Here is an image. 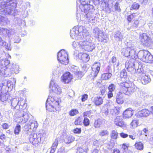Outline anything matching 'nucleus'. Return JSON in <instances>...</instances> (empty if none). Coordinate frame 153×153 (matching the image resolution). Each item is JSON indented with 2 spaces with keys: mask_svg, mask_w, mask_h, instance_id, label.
<instances>
[{
  "mask_svg": "<svg viewBox=\"0 0 153 153\" xmlns=\"http://www.w3.org/2000/svg\"><path fill=\"white\" fill-rule=\"evenodd\" d=\"M87 36H88V30L82 26H75L70 30V36L72 39H77L78 40L81 39H83V41H79V45L82 48L87 51H91L95 46L93 43L84 40Z\"/></svg>",
  "mask_w": 153,
  "mask_h": 153,
  "instance_id": "nucleus-1",
  "label": "nucleus"
},
{
  "mask_svg": "<svg viewBox=\"0 0 153 153\" xmlns=\"http://www.w3.org/2000/svg\"><path fill=\"white\" fill-rule=\"evenodd\" d=\"M108 97L109 98H110L113 96V94L112 91H109L108 94Z\"/></svg>",
  "mask_w": 153,
  "mask_h": 153,
  "instance_id": "nucleus-64",
  "label": "nucleus"
},
{
  "mask_svg": "<svg viewBox=\"0 0 153 153\" xmlns=\"http://www.w3.org/2000/svg\"><path fill=\"white\" fill-rule=\"evenodd\" d=\"M10 63V61L7 59L0 60V75L1 74L4 75H6L7 66Z\"/></svg>",
  "mask_w": 153,
  "mask_h": 153,
  "instance_id": "nucleus-12",
  "label": "nucleus"
},
{
  "mask_svg": "<svg viewBox=\"0 0 153 153\" xmlns=\"http://www.w3.org/2000/svg\"><path fill=\"white\" fill-rule=\"evenodd\" d=\"M127 72L125 70H123L121 71L120 76L121 78H126L127 77Z\"/></svg>",
  "mask_w": 153,
  "mask_h": 153,
  "instance_id": "nucleus-45",
  "label": "nucleus"
},
{
  "mask_svg": "<svg viewBox=\"0 0 153 153\" xmlns=\"http://www.w3.org/2000/svg\"><path fill=\"white\" fill-rule=\"evenodd\" d=\"M79 113L78 110L76 109H72L69 112V114L71 116H74L77 114Z\"/></svg>",
  "mask_w": 153,
  "mask_h": 153,
  "instance_id": "nucleus-42",
  "label": "nucleus"
},
{
  "mask_svg": "<svg viewBox=\"0 0 153 153\" xmlns=\"http://www.w3.org/2000/svg\"><path fill=\"white\" fill-rule=\"evenodd\" d=\"M120 85L122 92L127 95H131L137 89V87L134 83L131 82H123L121 83Z\"/></svg>",
  "mask_w": 153,
  "mask_h": 153,
  "instance_id": "nucleus-5",
  "label": "nucleus"
},
{
  "mask_svg": "<svg viewBox=\"0 0 153 153\" xmlns=\"http://www.w3.org/2000/svg\"><path fill=\"white\" fill-rule=\"evenodd\" d=\"M130 55L132 59L129 61L126 62V67L128 71L132 74L139 73L142 72L141 68L142 65L140 63L137 62L134 59L137 57L139 58L138 53L136 51V47L134 45H130Z\"/></svg>",
  "mask_w": 153,
  "mask_h": 153,
  "instance_id": "nucleus-2",
  "label": "nucleus"
},
{
  "mask_svg": "<svg viewBox=\"0 0 153 153\" xmlns=\"http://www.w3.org/2000/svg\"><path fill=\"white\" fill-rule=\"evenodd\" d=\"M14 21L16 24L19 25L21 23V19L19 18H15L14 19Z\"/></svg>",
  "mask_w": 153,
  "mask_h": 153,
  "instance_id": "nucleus-50",
  "label": "nucleus"
},
{
  "mask_svg": "<svg viewBox=\"0 0 153 153\" xmlns=\"http://www.w3.org/2000/svg\"><path fill=\"white\" fill-rule=\"evenodd\" d=\"M3 1L0 3V14H8L7 13L9 10V7L10 5L8 6L7 5V3L9 2V1Z\"/></svg>",
  "mask_w": 153,
  "mask_h": 153,
  "instance_id": "nucleus-13",
  "label": "nucleus"
},
{
  "mask_svg": "<svg viewBox=\"0 0 153 153\" xmlns=\"http://www.w3.org/2000/svg\"><path fill=\"white\" fill-rule=\"evenodd\" d=\"M102 124V120L100 119H98L95 121L94 126L95 128H99Z\"/></svg>",
  "mask_w": 153,
  "mask_h": 153,
  "instance_id": "nucleus-39",
  "label": "nucleus"
},
{
  "mask_svg": "<svg viewBox=\"0 0 153 153\" xmlns=\"http://www.w3.org/2000/svg\"><path fill=\"white\" fill-rule=\"evenodd\" d=\"M80 2L79 5V11L84 14V18L82 17V19L84 21V23L89 24L94 22L95 10L93 5L88 4L91 0H79Z\"/></svg>",
  "mask_w": 153,
  "mask_h": 153,
  "instance_id": "nucleus-3",
  "label": "nucleus"
},
{
  "mask_svg": "<svg viewBox=\"0 0 153 153\" xmlns=\"http://www.w3.org/2000/svg\"><path fill=\"white\" fill-rule=\"evenodd\" d=\"M15 115L17 117V121L19 123H25L29 118L28 114L22 110L18 111Z\"/></svg>",
  "mask_w": 153,
  "mask_h": 153,
  "instance_id": "nucleus-8",
  "label": "nucleus"
},
{
  "mask_svg": "<svg viewBox=\"0 0 153 153\" xmlns=\"http://www.w3.org/2000/svg\"><path fill=\"white\" fill-rule=\"evenodd\" d=\"M27 127L28 128L33 131H35L38 126L37 121L33 120H30L25 127Z\"/></svg>",
  "mask_w": 153,
  "mask_h": 153,
  "instance_id": "nucleus-18",
  "label": "nucleus"
},
{
  "mask_svg": "<svg viewBox=\"0 0 153 153\" xmlns=\"http://www.w3.org/2000/svg\"><path fill=\"white\" fill-rule=\"evenodd\" d=\"M114 37L116 40L118 41H122L123 39L122 34L120 31H117L116 32Z\"/></svg>",
  "mask_w": 153,
  "mask_h": 153,
  "instance_id": "nucleus-31",
  "label": "nucleus"
},
{
  "mask_svg": "<svg viewBox=\"0 0 153 153\" xmlns=\"http://www.w3.org/2000/svg\"><path fill=\"white\" fill-rule=\"evenodd\" d=\"M91 113V111L90 110L89 111H87L84 112L83 113V117H84L85 116H88L89 117H90Z\"/></svg>",
  "mask_w": 153,
  "mask_h": 153,
  "instance_id": "nucleus-57",
  "label": "nucleus"
},
{
  "mask_svg": "<svg viewBox=\"0 0 153 153\" xmlns=\"http://www.w3.org/2000/svg\"><path fill=\"white\" fill-rule=\"evenodd\" d=\"M118 111L117 110V108L114 107V108L111 109L110 111V113L113 115H115L118 113Z\"/></svg>",
  "mask_w": 153,
  "mask_h": 153,
  "instance_id": "nucleus-54",
  "label": "nucleus"
},
{
  "mask_svg": "<svg viewBox=\"0 0 153 153\" xmlns=\"http://www.w3.org/2000/svg\"><path fill=\"white\" fill-rule=\"evenodd\" d=\"M13 81V82L9 80L4 81V82L2 83L0 85V89L2 91V92L3 91H5L6 90L7 92V89L9 88H13L16 83V79L14 78Z\"/></svg>",
  "mask_w": 153,
  "mask_h": 153,
  "instance_id": "nucleus-9",
  "label": "nucleus"
},
{
  "mask_svg": "<svg viewBox=\"0 0 153 153\" xmlns=\"http://www.w3.org/2000/svg\"><path fill=\"white\" fill-rule=\"evenodd\" d=\"M136 13H133L128 16L127 20L129 22H130L133 19L136 18Z\"/></svg>",
  "mask_w": 153,
  "mask_h": 153,
  "instance_id": "nucleus-44",
  "label": "nucleus"
},
{
  "mask_svg": "<svg viewBox=\"0 0 153 153\" xmlns=\"http://www.w3.org/2000/svg\"><path fill=\"white\" fill-rule=\"evenodd\" d=\"M21 40V39L19 36H15L14 37V39L13 41L14 42L19 43Z\"/></svg>",
  "mask_w": 153,
  "mask_h": 153,
  "instance_id": "nucleus-55",
  "label": "nucleus"
},
{
  "mask_svg": "<svg viewBox=\"0 0 153 153\" xmlns=\"http://www.w3.org/2000/svg\"><path fill=\"white\" fill-rule=\"evenodd\" d=\"M7 5H10L9 7V10L8 12V14H10L15 16L19 14V11L17 10H13V9L16 8V1H9V2L7 3Z\"/></svg>",
  "mask_w": 153,
  "mask_h": 153,
  "instance_id": "nucleus-11",
  "label": "nucleus"
},
{
  "mask_svg": "<svg viewBox=\"0 0 153 153\" xmlns=\"http://www.w3.org/2000/svg\"><path fill=\"white\" fill-rule=\"evenodd\" d=\"M83 123L85 126H88L90 123L89 120L87 117H85L83 121Z\"/></svg>",
  "mask_w": 153,
  "mask_h": 153,
  "instance_id": "nucleus-52",
  "label": "nucleus"
},
{
  "mask_svg": "<svg viewBox=\"0 0 153 153\" xmlns=\"http://www.w3.org/2000/svg\"><path fill=\"white\" fill-rule=\"evenodd\" d=\"M10 69L14 73L17 74L19 72V66L18 64L13 63L12 64Z\"/></svg>",
  "mask_w": 153,
  "mask_h": 153,
  "instance_id": "nucleus-28",
  "label": "nucleus"
},
{
  "mask_svg": "<svg viewBox=\"0 0 153 153\" xmlns=\"http://www.w3.org/2000/svg\"><path fill=\"white\" fill-rule=\"evenodd\" d=\"M133 115L132 110L131 108H129L127 109L123 113V117L124 118L131 117Z\"/></svg>",
  "mask_w": 153,
  "mask_h": 153,
  "instance_id": "nucleus-25",
  "label": "nucleus"
},
{
  "mask_svg": "<svg viewBox=\"0 0 153 153\" xmlns=\"http://www.w3.org/2000/svg\"><path fill=\"white\" fill-rule=\"evenodd\" d=\"M128 146L126 144L123 143L122 145V148L124 151H126V150L128 149Z\"/></svg>",
  "mask_w": 153,
  "mask_h": 153,
  "instance_id": "nucleus-60",
  "label": "nucleus"
},
{
  "mask_svg": "<svg viewBox=\"0 0 153 153\" xmlns=\"http://www.w3.org/2000/svg\"><path fill=\"white\" fill-rule=\"evenodd\" d=\"M93 102L97 105H99L102 104L103 102V99L100 97H97L94 98Z\"/></svg>",
  "mask_w": 153,
  "mask_h": 153,
  "instance_id": "nucleus-29",
  "label": "nucleus"
},
{
  "mask_svg": "<svg viewBox=\"0 0 153 153\" xmlns=\"http://www.w3.org/2000/svg\"><path fill=\"white\" fill-rule=\"evenodd\" d=\"M79 41H74L72 43V45L73 47L76 50H77L78 49V46L80 47V45H79Z\"/></svg>",
  "mask_w": 153,
  "mask_h": 153,
  "instance_id": "nucleus-46",
  "label": "nucleus"
},
{
  "mask_svg": "<svg viewBox=\"0 0 153 153\" xmlns=\"http://www.w3.org/2000/svg\"><path fill=\"white\" fill-rule=\"evenodd\" d=\"M108 88L109 91H113L115 90V86L114 84H111L109 85Z\"/></svg>",
  "mask_w": 153,
  "mask_h": 153,
  "instance_id": "nucleus-53",
  "label": "nucleus"
},
{
  "mask_svg": "<svg viewBox=\"0 0 153 153\" xmlns=\"http://www.w3.org/2000/svg\"><path fill=\"white\" fill-rule=\"evenodd\" d=\"M7 19L5 17L1 16L0 19V25L1 26L5 25L8 23Z\"/></svg>",
  "mask_w": 153,
  "mask_h": 153,
  "instance_id": "nucleus-34",
  "label": "nucleus"
},
{
  "mask_svg": "<svg viewBox=\"0 0 153 153\" xmlns=\"http://www.w3.org/2000/svg\"><path fill=\"white\" fill-rule=\"evenodd\" d=\"M59 100L57 98L49 95L46 103L47 110L51 112L56 111L59 107Z\"/></svg>",
  "mask_w": 153,
  "mask_h": 153,
  "instance_id": "nucleus-4",
  "label": "nucleus"
},
{
  "mask_svg": "<svg viewBox=\"0 0 153 153\" xmlns=\"http://www.w3.org/2000/svg\"><path fill=\"white\" fill-rule=\"evenodd\" d=\"M65 148H61L59 149L58 150L56 153H65Z\"/></svg>",
  "mask_w": 153,
  "mask_h": 153,
  "instance_id": "nucleus-59",
  "label": "nucleus"
},
{
  "mask_svg": "<svg viewBox=\"0 0 153 153\" xmlns=\"http://www.w3.org/2000/svg\"><path fill=\"white\" fill-rule=\"evenodd\" d=\"M93 33L95 37L98 39L99 41L102 42L104 39V34L103 32L98 28L96 27L93 30Z\"/></svg>",
  "mask_w": 153,
  "mask_h": 153,
  "instance_id": "nucleus-14",
  "label": "nucleus"
},
{
  "mask_svg": "<svg viewBox=\"0 0 153 153\" xmlns=\"http://www.w3.org/2000/svg\"><path fill=\"white\" fill-rule=\"evenodd\" d=\"M2 28H0V35H2ZM0 45L4 47L7 50L10 51L11 48L10 47V44L2 40L0 37Z\"/></svg>",
  "mask_w": 153,
  "mask_h": 153,
  "instance_id": "nucleus-20",
  "label": "nucleus"
},
{
  "mask_svg": "<svg viewBox=\"0 0 153 153\" xmlns=\"http://www.w3.org/2000/svg\"><path fill=\"white\" fill-rule=\"evenodd\" d=\"M21 130V126L20 125L18 124L16 126L15 129V134H18Z\"/></svg>",
  "mask_w": 153,
  "mask_h": 153,
  "instance_id": "nucleus-49",
  "label": "nucleus"
},
{
  "mask_svg": "<svg viewBox=\"0 0 153 153\" xmlns=\"http://www.w3.org/2000/svg\"><path fill=\"white\" fill-rule=\"evenodd\" d=\"M13 32L12 29H7L2 28V35L5 36H8L9 38L11 37L13 34Z\"/></svg>",
  "mask_w": 153,
  "mask_h": 153,
  "instance_id": "nucleus-24",
  "label": "nucleus"
},
{
  "mask_svg": "<svg viewBox=\"0 0 153 153\" xmlns=\"http://www.w3.org/2000/svg\"><path fill=\"white\" fill-rule=\"evenodd\" d=\"M19 100L18 98H15L13 99L11 101L12 106L15 108L17 105L19 104Z\"/></svg>",
  "mask_w": 153,
  "mask_h": 153,
  "instance_id": "nucleus-33",
  "label": "nucleus"
},
{
  "mask_svg": "<svg viewBox=\"0 0 153 153\" xmlns=\"http://www.w3.org/2000/svg\"><path fill=\"white\" fill-rule=\"evenodd\" d=\"M74 72L75 75L79 79L81 78L83 75V73L81 71H74Z\"/></svg>",
  "mask_w": 153,
  "mask_h": 153,
  "instance_id": "nucleus-41",
  "label": "nucleus"
},
{
  "mask_svg": "<svg viewBox=\"0 0 153 153\" xmlns=\"http://www.w3.org/2000/svg\"><path fill=\"white\" fill-rule=\"evenodd\" d=\"M56 80L52 79L50 83L49 88L52 92L57 94H60L62 93V90L56 83Z\"/></svg>",
  "mask_w": 153,
  "mask_h": 153,
  "instance_id": "nucleus-10",
  "label": "nucleus"
},
{
  "mask_svg": "<svg viewBox=\"0 0 153 153\" xmlns=\"http://www.w3.org/2000/svg\"><path fill=\"white\" fill-rule=\"evenodd\" d=\"M134 146L137 149L140 150L143 149V145L141 142H136Z\"/></svg>",
  "mask_w": 153,
  "mask_h": 153,
  "instance_id": "nucleus-37",
  "label": "nucleus"
},
{
  "mask_svg": "<svg viewBox=\"0 0 153 153\" xmlns=\"http://www.w3.org/2000/svg\"><path fill=\"white\" fill-rule=\"evenodd\" d=\"M131 124L133 128H135L137 126V121L136 120H133Z\"/></svg>",
  "mask_w": 153,
  "mask_h": 153,
  "instance_id": "nucleus-51",
  "label": "nucleus"
},
{
  "mask_svg": "<svg viewBox=\"0 0 153 153\" xmlns=\"http://www.w3.org/2000/svg\"><path fill=\"white\" fill-rule=\"evenodd\" d=\"M57 59L62 64H68L69 62L68 53L64 49L60 50L57 53Z\"/></svg>",
  "mask_w": 153,
  "mask_h": 153,
  "instance_id": "nucleus-7",
  "label": "nucleus"
},
{
  "mask_svg": "<svg viewBox=\"0 0 153 153\" xmlns=\"http://www.w3.org/2000/svg\"><path fill=\"white\" fill-rule=\"evenodd\" d=\"M112 75L111 73H104L102 75L101 78L103 80H107L111 77Z\"/></svg>",
  "mask_w": 153,
  "mask_h": 153,
  "instance_id": "nucleus-38",
  "label": "nucleus"
},
{
  "mask_svg": "<svg viewBox=\"0 0 153 153\" xmlns=\"http://www.w3.org/2000/svg\"><path fill=\"white\" fill-rule=\"evenodd\" d=\"M59 143V140L58 138H56L53 143L51 147L56 149Z\"/></svg>",
  "mask_w": 153,
  "mask_h": 153,
  "instance_id": "nucleus-48",
  "label": "nucleus"
},
{
  "mask_svg": "<svg viewBox=\"0 0 153 153\" xmlns=\"http://www.w3.org/2000/svg\"><path fill=\"white\" fill-rule=\"evenodd\" d=\"M114 0H108V1L105 0L104 1V2L105 4L106 5H107V7L109 10H111V8L113 7V4L112 1H114Z\"/></svg>",
  "mask_w": 153,
  "mask_h": 153,
  "instance_id": "nucleus-32",
  "label": "nucleus"
},
{
  "mask_svg": "<svg viewBox=\"0 0 153 153\" xmlns=\"http://www.w3.org/2000/svg\"><path fill=\"white\" fill-rule=\"evenodd\" d=\"M83 120L82 118L80 117H78L75 121V124L76 125H81L82 123Z\"/></svg>",
  "mask_w": 153,
  "mask_h": 153,
  "instance_id": "nucleus-47",
  "label": "nucleus"
},
{
  "mask_svg": "<svg viewBox=\"0 0 153 153\" xmlns=\"http://www.w3.org/2000/svg\"><path fill=\"white\" fill-rule=\"evenodd\" d=\"M114 7L116 11H120L121 10L120 8V4L116 2L115 4Z\"/></svg>",
  "mask_w": 153,
  "mask_h": 153,
  "instance_id": "nucleus-56",
  "label": "nucleus"
},
{
  "mask_svg": "<svg viewBox=\"0 0 153 153\" xmlns=\"http://www.w3.org/2000/svg\"><path fill=\"white\" fill-rule=\"evenodd\" d=\"M100 64L99 63H95L92 67V72H91L92 76L93 77H96L100 70Z\"/></svg>",
  "mask_w": 153,
  "mask_h": 153,
  "instance_id": "nucleus-15",
  "label": "nucleus"
},
{
  "mask_svg": "<svg viewBox=\"0 0 153 153\" xmlns=\"http://www.w3.org/2000/svg\"><path fill=\"white\" fill-rule=\"evenodd\" d=\"M140 39L141 42L144 45H146L150 41V37L146 33H143L140 35Z\"/></svg>",
  "mask_w": 153,
  "mask_h": 153,
  "instance_id": "nucleus-19",
  "label": "nucleus"
},
{
  "mask_svg": "<svg viewBox=\"0 0 153 153\" xmlns=\"http://www.w3.org/2000/svg\"><path fill=\"white\" fill-rule=\"evenodd\" d=\"M150 113V111L147 109H145L138 111L136 115L138 118L148 116Z\"/></svg>",
  "mask_w": 153,
  "mask_h": 153,
  "instance_id": "nucleus-17",
  "label": "nucleus"
},
{
  "mask_svg": "<svg viewBox=\"0 0 153 153\" xmlns=\"http://www.w3.org/2000/svg\"><path fill=\"white\" fill-rule=\"evenodd\" d=\"M140 7L139 5L136 2H134L131 5L130 7V9L132 10H137Z\"/></svg>",
  "mask_w": 153,
  "mask_h": 153,
  "instance_id": "nucleus-43",
  "label": "nucleus"
},
{
  "mask_svg": "<svg viewBox=\"0 0 153 153\" xmlns=\"http://www.w3.org/2000/svg\"><path fill=\"white\" fill-rule=\"evenodd\" d=\"M122 118L121 117H117L115 119L114 123L117 126L123 127L124 128L126 127V125H124Z\"/></svg>",
  "mask_w": 153,
  "mask_h": 153,
  "instance_id": "nucleus-22",
  "label": "nucleus"
},
{
  "mask_svg": "<svg viewBox=\"0 0 153 153\" xmlns=\"http://www.w3.org/2000/svg\"><path fill=\"white\" fill-rule=\"evenodd\" d=\"M78 56L79 59L82 60L85 62H88L90 59V57L89 55L85 53H79L78 55Z\"/></svg>",
  "mask_w": 153,
  "mask_h": 153,
  "instance_id": "nucleus-23",
  "label": "nucleus"
},
{
  "mask_svg": "<svg viewBox=\"0 0 153 153\" xmlns=\"http://www.w3.org/2000/svg\"><path fill=\"white\" fill-rule=\"evenodd\" d=\"M139 24V22L137 20H136L134 21L133 25L132 26V28L134 29H136L138 27Z\"/></svg>",
  "mask_w": 153,
  "mask_h": 153,
  "instance_id": "nucleus-58",
  "label": "nucleus"
},
{
  "mask_svg": "<svg viewBox=\"0 0 153 153\" xmlns=\"http://www.w3.org/2000/svg\"><path fill=\"white\" fill-rule=\"evenodd\" d=\"M80 9H78V10L77 11L76 13V18L77 20H80L82 21H84V20H83L82 19V18L84 17V14L83 13L81 12V13H79L80 12H81V11H79Z\"/></svg>",
  "mask_w": 153,
  "mask_h": 153,
  "instance_id": "nucleus-35",
  "label": "nucleus"
},
{
  "mask_svg": "<svg viewBox=\"0 0 153 153\" xmlns=\"http://www.w3.org/2000/svg\"><path fill=\"white\" fill-rule=\"evenodd\" d=\"M74 140V137H73L72 136L70 135L67 136L65 138V141L67 144H68L73 142Z\"/></svg>",
  "mask_w": 153,
  "mask_h": 153,
  "instance_id": "nucleus-36",
  "label": "nucleus"
},
{
  "mask_svg": "<svg viewBox=\"0 0 153 153\" xmlns=\"http://www.w3.org/2000/svg\"><path fill=\"white\" fill-rule=\"evenodd\" d=\"M88 96L86 94H84L82 96V102L85 101L86 100H87L88 98Z\"/></svg>",
  "mask_w": 153,
  "mask_h": 153,
  "instance_id": "nucleus-61",
  "label": "nucleus"
},
{
  "mask_svg": "<svg viewBox=\"0 0 153 153\" xmlns=\"http://www.w3.org/2000/svg\"><path fill=\"white\" fill-rule=\"evenodd\" d=\"M116 101L119 104H122L124 102L122 94L120 93L117 94L116 96Z\"/></svg>",
  "mask_w": 153,
  "mask_h": 153,
  "instance_id": "nucleus-30",
  "label": "nucleus"
},
{
  "mask_svg": "<svg viewBox=\"0 0 153 153\" xmlns=\"http://www.w3.org/2000/svg\"><path fill=\"white\" fill-rule=\"evenodd\" d=\"M60 73V68L59 67H57L54 68L53 71V74L54 75L58 76Z\"/></svg>",
  "mask_w": 153,
  "mask_h": 153,
  "instance_id": "nucleus-40",
  "label": "nucleus"
},
{
  "mask_svg": "<svg viewBox=\"0 0 153 153\" xmlns=\"http://www.w3.org/2000/svg\"><path fill=\"white\" fill-rule=\"evenodd\" d=\"M84 150L80 147H78L77 149V153H83Z\"/></svg>",
  "mask_w": 153,
  "mask_h": 153,
  "instance_id": "nucleus-62",
  "label": "nucleus"
},
{
  "mask_svg": "<svg viewBox=\"0 0 153 153\" xmlns=\"http://www.w3.org/2000/svg\"><path fill=\"white\" fill-rule=\"evenodd\" d=\"M37 136V134H30L29 138L30 143L35 146L37 145L39 143V140Z\"/></svg>",
  "mask_w": 153,
  "mask_h": 153,
  "instance_id": "nucleus-21",
  "label": "nucleus"
},
{
  "mask_svg": "<svg viewBox=\"0 0 153 153\" xmlns=\"http://www.w3.org/2000/svg\"><path fill=\"white\" fill-rule=\"evenodd\" d=\"M139 58L147 63H153V56L146 50H140L138 52Z\"/></svg>",
  "mask_w": 153,
  "mask_h": 153,
  "instance_id": "nucleus-6",
  "label": "nucleus"
},
{
  "mask_svg": "<svg viewBox=\"0 0 153 153\" xmlns=\"http://www.w3.org/2000/svg\"><path fill=\"white\" fill-rule=\"evenodd\" d=\"M151 80V79L148 75L145 74H142L141 77L142 83L143 84H147Z\"/></svg>",
  "mask_w": 153,
  "mask_h": 153,
  "instance_id": "nucleus-26",
  "label": "nucleus"
},
{
  "mask_svg": "<svg viewBox=\"0 0 153 153\" xmlns=\"http://www.w3.org/2000/svg\"><path fill=\"white\" fill-rule=\"evenodd\" d=\"M127 47L126 48H123L122 49L121 54L122 55L125 57H128L130 55V44L128 43L127 45Z\"/></svg>",
  "mask_w": 153,
  "mask_h": 153,
  "instance_id": "nucleus-27",
  "label": "nucleus"
},
{
  "mask_svg": "<svg viewBox=\"0 0 153 153\" xmlns=\"http://www.w3.org/2000/svg\"><path fill=\"white\" fill-rule=\"evenodd\" d=\"M72 78V75L68 72L64 74L61 77L62 82L65 84H68L71 82Z\"/></svg>",
  "mask_w": 153,
  "mask_h": 153,
  "instance_id": "nucleus-16",
  "label": "nucleus"
},
{
  "mask_svg": "<svg viewBox=\"0 0 153 153\" xmlns=\"http://www.w3.org/2000/svg\"><path fill=\"white\" fill-rule=\"evenodd\" d=\"M81 130L80 128H76L74 130V133H81Z\"/></svg>",
  "mask_w": 153,
  "mask_h": 153,
  "instance_id": "nucleus-63",
  "label": "nucleus"
}]
</instances>
